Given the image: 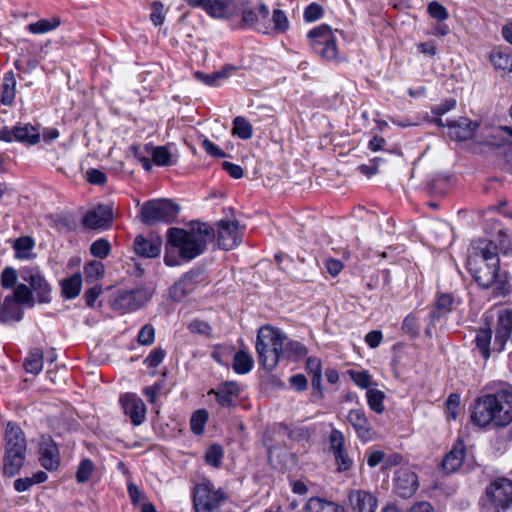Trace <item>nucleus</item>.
Instances as JSON below:
<instances>
[{
	"instance_id": "f257e3e1",
	"label": "nucleus",
	"mask_w": 512,
	"mask_h": 512,
	"mask_svg": "<svg viewBox=\"0 0 512 512\" xmlns=\"http://www.w3.org/2000/svg\"><path fill=\"white\" fill-rule=\"evenodd\" d=\"M466 268L478 286L483 289L494 287V296L511 294V276L507 272L500 273L498 246L492 240L482 238L471 244Z\"/></svg>"
},
{
	"instance_id": "f03ea898",
	"label": "nucleus",
	"mask_w": 512,
	"mask_h": 512,
	"mask_svg": "<svg viewBox=\"0 0 512 512\" xmlns=\"http://www.w3.org/2000/svg\"><path fill=\"white\" fill-rule=\"evenodd\" d=\"M214 238L215 231L207 223L193 221L189 229L171 227L167 231L164 263L175 267L190 262L205 253Z\"/></svg>"
},
{
	"instance_id": "7ed1b4c3",
	"label": "nucleus",
	"mask_w": 512,
	"mask_h": 512,
	"mask_svg": "<svg viewBox=\"0 0 512 512\" xmlns=\"http://www.w3.org/2000/svg\"><path fill=\"white\" fill-rule=\"evenodd\" d=\"M470 418L479 427L507 426L512 421V389L478 397L471 406Z\"/></svg>"
},
{
	"instance_id": "20e7f679",
	"label": "nucleus",
	"mask_w": 512,
	"mask_h": 512,
	"mask_svg": "<svg viewBox=\"0 0 512 512\" xmlns=\"http://www.w3.org/2000/svg\"><path fill=\"white\" fill-rule=\"evenodd\" d=\"M286 340V333L273 325L265 324L259 328L255 348L259 363L264 369L272 371L278 365Z\"/></svg>"
},
{
	"instance_id": "39448f33",
	"label": "nucleus",
	"mask_w": 512,
	"mask_h": 512,
	"mask_svg": "<svg viewBox=\"0 0 512 512\" xmlns=\"http://www.w3.org/2000/svg\"><path fill=\"white\" fill-rule=\"evenodd\" d=\"M26 456V440L19 426L8 423L5 431V453L3 473L15 476L24 464Z\"/></svg>"
},
{
	"instance_id": "423d86ee",
	"label": "nucleus",
	"mask_w": 512,
	"mask_h": 512,
	"mask_svg": "<svg viewBox=\"0 0 512 512\" xmlns=\"http://www.w3.org/2000/svg\"><path fill=\"white\" fill-rule=\"evenodd\" d=\"M179 211V205L170 199H153L142 205L139 217L143 224L149 226L156 223L170 224L175 221Z\"/></svg>"
},
{
	"instance_id": "0eeeda50",
	"label": "nucleus",
	"mask_w": 512,
	"mask_h": 512,
	"mask_svg": "<svg viewBox=\"0 0 512 512\" xmlns=\"http://www.w3.org/2000/svg\"><path fill=\"white\" fill-rule=\"evenodd\" d=\"M307 37L313 51L325 61L337 59L338 47L332 29L327 24H321L311 29Z\"/></svg>"
},
{
	"instance_id": "6e6552de",
	"label": "nucleus",
	"mask_w": 512,
	"mask_h": 512,
	"mask_svg": "<svg viewBox=\"0 0 512 512\" xmlns=\"http://www.w3.org/2000/svg\"><path fill=\"white\" fill-rule=\"evenodd\" d=\"M235 18L240 16V20L237 24L239 29L257 28L260 19H268L270 10L268 6L260 2L255 5L251 0H237L236 2Z\"/></svg>"
},
{
	"instance_id": "1a4fd4ad",
	"label": "nucleus",
	"mask_w": 512,
	"mask_h": 512,
	"mask_svg": "<svg viewBox=\"0 0 512 512\" xmlns=\"http://www.w3.org/2000/svg\"><path fill=\"white\" fill-rule=\"evenodd\" d=\"M225 500L226 496L221 490H214L207 484L195 487L193 502L196 512H220V506Z\"/></svg>"
},
{
	"instance_id": "9d476101",
	"label": "nucleus",
	"mask_w": 512,
	"mask_h": 512,
	"mask_svg": "<svg viewBox=\"0 0 512 512\" xmlns=\"http://www.w3.org/2000/svg\"><path fill=\"white\" fill-rule=\"evenodd\" d=\"M206 280L204 269L199 267L192 268L173 284L169 290L170 296L174 301L179 302L199 285L206 283Z\"/></svg>"
},
{
	"instance_id": "9b49d317",
	"label": "nucleus",
	"mask_w": 512,
	"mask_h": 512,
	"mask_svg": "<svg viewBox=\"0 0 512 512\" xmlns=\"http://www.w3.org/2000/svg\"><path fill=\"white\" fill-rule=\"evenodd\" d=\"M20 277L29 284L32 294L36 295L39 303H50L52 300L51 285L37 267H24L20 270Z\"/></svg>"
},
{
	"instance_id": "f8f14e48",
	"label": "nucleus",
	"mask_w": 512,
	"mask_h": 512,
	"mask_svg": "<svg viewBox=\"0 0 512 512\" xmlns=\"http://www.w3.org/2000/svg\"><path fill=\"white\" fill-rule=\"evenodd\" d=\"M486 494L494 506V512H512V481L498 479L486 489Z\"/></svg>"
},
{
	"instance_id": "ddd939ff",
	"label": "nucleus",
	"mask_w": 512,
	"mask_h": 512,
	"mask_svg": "<svg viewBox=\"0 0 512 512\" xmlns=\"http://www.w3.org/2000/svg\"><path fill=\"white\" fill-rule=\"evenodd\" d=\"M151 298V293L146 287L120 293L113 301L112 307L121 313L133 312L140 309Z\"/></svg>"
},
{
	"instance_id": "4468645a",
	"label": "nucleus",
	"mask_w": 512,
	"mask_h": 512,
	"mask_svg": "<svg viewBox=\"0 0 512 512\" xmlns=\"http://www.w3.org/2000/svg\"><path fill=\"white\" fill-rule=\"evenodd\" d=\"M217 226V242L221 249L231 250L242 242L243 230L237 220H221Z\"/></svg>"
},
{
	"instance_id": "2eb2a0df",
	"label": "nucleus",
	"mask_w": 512,
	"mask_h": 512,
	"mask_svg": "<svg viewBox=\"0 0 512 512\" xmlns=\"http://www.w3.org/2000/svg\"><path fill=\"white\" fill-rule=\"evenodd\" d=\"M512 333V310H500L497 316V327L492 350L502 352Z\"/></svg>"
},
{
	"instance_id": "dca6fc26",
	"label": "nucleus",
	"mask_w": 512,
	"mask_h": 512,
	"mask_svg": "<svg viewBox=\"0 0 512 512\" xmlns=\"http://www.w3.org/2000/svg\"><path fill=\"white\" fill-rule=\"evenodd\" d=\"M478 127V122L472 121L467 117H459L458 119L447 121L449 137L459 142L472 138Z\"/></svg>"
},
{
	"instance_id": "f3484780",
	"label": "nucleus",
	"mask_w": 512,
	"mask_h": 512,
	"mask_svg": "<svg viewBox=\"0 0 512 512\" xmlns=\"http://www.w3.org/2000/svg\"><path fill=\"white\" fill-rule=\"evenodd\" d=\"M395 492L401 498H410L418 489V477L409 468H399L395 475Z\"/></svg>"
},
{
	"instance_id": "a211bd4d",
	"label": "nucleus",
	"mask_w": 512,
	"mask_h": 512,
	"mask_svg": "<svg viewBox=\"0 0 512 512\" xmlns=\"http://www.w3.org/2000/svg\"><path fill=\"white\" fill-rule=\"evenodd\" d=\"M112 220V208L107 205H98L84 215L83 225L90 229H107Z\"/></svg>"
},
{
	"instance_id": "6ab92c4d",
	"label": "nucleus",
	"mask_w": 512,
	"mask_h": 512,
	"mask_svg": "<svg viewBox=\"0 0 512 512\" xmlns=\"http://www.w3.org/2000/svg\"><path fill=\"white\" fill-rule=\"evenodd\" d=\"M331 449L339 471H346L352 467L353 461L345 449V438L341 431L333 429L329 437Z\"/></svg>"
},
{
	"instance_id": "aec40b11",
	"label": "nucleus",
	"mask_w": 512,
	"mask_h": 512,
	"mask_svg": "<svg viewBox=\"0 0 512 512\" xmlns=\"http://www.w3.org/2000/svg\"><path fill=\"white\" fill-rule=\"evenodd\" d=\"M120 402L125 414L129 416L134 425H140L144 422L146 407L140 397L127 393L120 398Z\"/></svg>"
},
{
	"instance_id": "412c9836",
	"label": "nucleus",
	"mask_w": 512,
	"mask_h": 512,
	"mask_svg": "<svg viewBox=\"0 0 512 512\" xmlns=\"http://www.w3.org/2000/svg\"><path fill=\"white\" fill-rule=\"evenodd\" d=\"M325 376L329 384H336L340 379L344 382L350 380L354 384H371L370 374L362 369H347L339 374L334 368H327Z\"/></svg>"
},
{
	"instance_id": "4be33fe9",
	"label": "nucleus",
	"mask_w": 512,
	"mask_h": 512,
	"mask_svg": "<svg viewBox=\"0 0 512 512\" xmlns=\"http://www.w3.org/2000/svg\"><path fill=\"white\" fill-rule=\"evenodd\" d=\"M204 11L212 18L232 20L235 18L237 0H207Z\"/></svg>"
},
{
	"instance_id": "5701e85b",
	"label": "nucleus",
	"mask_w": 512,
	"mask_h": 512,
	"mask_svg": "<svg viewBox=\"0 0 512 512\" xmlns=\"http://www.w3.org/2000/svg\"><path fill=\"white\" fill-rule=\"evenodd\" d=\"M162 241L160 238H145L143 235H137L134 240L135 253L144 258H156L160 255Z\"/></svg>"
},
{
	"instance_id": "b1692460",
	"label": "nucleus",
	"mask_w": 512,
	"mask_h": 512,
	"mask_svg": "<svg viewBox=\"0 0 512 512\" xmlns=\"http://www.w3.org/2000/svg\"><path fill=\"white\" fill-rule=\"evenodd\" d=\"M39 460L41 465L47 470H56L59 467V450L52 439H43V441L41 442Z\"/></svg>"
},
{
	"instance_id": "393cba45",
	"label": "nucleus",
	"mask_w": 512,
	"mask_h": 512,
	"mask_svg": "<svg viewBox=\"0 0 512 512\" xmlns=\"http://www.w3.org/2000/svg\"><path fill=\"white\" fill-rule=\"evenodd\" d=\"M349 502L354 510L358 512H375L377 499L370 492L364 490H353L349 493Z\"/></svg>"
},
{
	"instance_id": "a878e982",
	"label": "nucleus",
	"mask_w": 512,
	"mask_h": 512,
	"mask_svg": "<svg viewBox=\"0 0 512 512\" xmlns=\"http://www.w3.org/2000/svg\"><path fill=\"white\" fill-rule=\"evenodd\" d=\"M347 419L361 440L367 442L371 439V426L365 413L362 410H351Z\"/></svg>"
},
{
	"instance_id": "bb28decb",
	"label": "nucleus",
	"mask_w": 512,
	"mask_h": 512,
	"mask_svg": "<svg viewBox=\"0 0 512 512\" xmlns=\"http://www.w3.org/2000/svg\"><path fill=\"white\" fill-rule=\"evenodd\" d=\"M465 456V445L458 441L446 454L442 461V468L446 473L456 472L462 465Z\"/></svg>"
},
{
	"instance_id": "cd10ccee",
	"label": "nucleus",
	"mask_w": 512,
	"mask_h": 512,
	"mask_svg": "<svg viewBox=\"0 0 512 512\" xmlns=\"http://www.w3.org/2000/svg\"><path fill=\"white\" fill-rule=\"evenodd\" d=\"M14 141L26 146H33L40 142L39 130L30 123L15 125Z\"/></svg>"
},
{
	"instance_id": "c85d7f7f",
	"label": "nucleus",
	"mask_w": 512,
	"mask_h": 512,
	"mask_svg": "<svg viewBox=\"0 0 512 512\" xmlns=\"http://www.w3.org/2000/svg\"><path fill=\"white\" fill-rule=\"evenodd\" d=\"M237 70V67L231 64L224 65L219 71L213 73L195 72V77L208 86H218L220 82L228 78Z\"/></svg>"
},
{
	"instance_id": "c756f323",
	"label": "nucleus",
	"mask_w": 512,
	"mask_h": 512,
	"mask_svg": "<svg viewBox=\"0 0 512 512\" xmlns=\"http://www.w3.org/2000/svg\"><path fill=\"white\" fill-rule=\"evenodd\" d=\"M215 395L217 402L221 406L235 405L240 396L239 386H217L216 389H211L208 395Z\"/></svg>"
},
{
	"instance_id": "7c9ffc66",
	"label": "nucleus",
	"mask_w": 512,
	"mask_h": 512,
	"mask_svg": "<svg viewBox=\"0 0 512 512\" xmlns=\"http://www.w3.org/2000/svg\"><path fill=\"white\" fill-rule=\"evenodd\" d=\"M307 354L308 349L303 343L287 338L282 346L281 358L298 362L305 358Z\"/></svg>"
},
{
	"instance_id": "2f4dec72",
	"label": "nucleus",
	"mask_w": 512,
	"mask_h": 512,
	"mask_svg": "<svg viewBox=\"0 0 512 512\" xmlns=\"http://www.w3.org/2000/svg\"><path fill=\"white\" fill-rule=\"evenodd\" d=\"M16 96V78L12 70L6 72L1 85L0 103L11 106Z\"/></svg>"
},
{
	"instance_id": "473e14b6",
	"label": "nucleus",
	"mask_w": 512,
	"mask_h": 512,
	"mask_svg": "<svg viewBox=\"0 0 512 512\" xmlns=\"http://www.w3.org/2000/svg\"><path fill=\"white\" fill-rule=\"evenodd\" d=\"M453 302V296L448 293H442L437 297L434 307L429 312V319H431L432 324L452 310Z\"/></svg>"
},
{
	"instance_id": "72a5a7b5",
	"label": "nucleus",
	"mask_w": 512,
	"mask_h": 512,
	"mask_svg": "<svg viewBox=\"0 0 512 512\" xmlns=\"http://www.w3.org/2000/svg\"><path fill=\"white\" fill-rule=\"evenodd\" d=\"M15 257L20 260H30L36 257L33 253L35 240L30 236H21L13 243Z\"/></svg>"
},
{
	"instance_id": "f704fd0d",
	"label": "nucleus",
	"mask_w": 512,
	"mask_h": 512,
	"mask_svg": "<svg viewBox=\"0 0 512 512\" xmlns=\"http://www.w3.org/2000/svg\"><path fill=\"white\" fill-rule=\"evenodd\" d=\"M306 512H344L337 503L320 497L310 498L305 505Z\"/></svg>"
},
{
	"instance_id": "c9c22d12",
	"label": "nucleus",
	"mask_w": 512,
	"mask_h": 512,
	"mask_svg": "<svg viewBox=\"0 0 512 512\" xmlns=\"http://www.w3.org/2000/svg\"><path fill=\"white\" fill-rule=\"evenodd\" d=\"M62 295L65 299L76 298L81 291L82 276L80 273H75L72 276L63 279L60 282Z\"/></svg>"
},
{
	"instance_id": "e433bc0d",
	"label": "nucleus",
	"mask_w": 512,
	"mask_h": 512,
	"mask_svg": "<svg viewBox=\"0 0 512 512\" xmlns=\"http://www.w3.org/2000/svg\"><path fill=\"white\" fill-rule=\"evenodd\" d=\"M492 330L490 327L480 328L476 332L475 344L481 356L487 360L491 355Z\"/></svg>"
},
{
	"instance_id": "4c0bfd02",
	"label": "nucleus",
	"mask_w": 512,
	"mask_h": 512,
	"mask_svg": "<svg viewBox=\"0 0 512 512\" xmlns=\"http://www.w3.org/2000/svg\"><path fill=\"white\" fill-rule=\"evenodd\" d=\"M145 152L151 153L152 161L157 166L165 167L173 165L171 153L165 146L153 147L151 144H146Z\"/></svg>"
},
{
	"instance_id": "58836bf2",
	"label": "nucleus",
	"mask_w": 512,
	"mask_h": 512,
	"mask_svg": "<svg viewBox=\"0 0 512 512\" xmlns=\"http://www.w3.org/2000/svg\"><path fill=\"white\" fill-rule=\"evenodd\" d=\"M490 60L497 70L512 72V53L509 49L494 50L490 54Z\"/></svg>"
},
{
	"instance_id": "ea45409f",
	"label": "nucleus",
	"mask_w": 512,
	"mask_h": 512,
	"mask_svg": "<svg viewBox=\"0 0 512 512\" xmlns=\"http://www.w3.org/2000/svg\"><path fill=\"white\" fill-rule=\"evenodd\" d=\"M59 16H53L51 19H40L37 22L28 24L27 30L32 34H44L55 30L61 25Z\"/></svg>"
},
{
	"instance_id": "a19ab883",
	"label": "nucleus",
	"mask_w": 512,
	"mask_h": 512,
	"mask_svg": "<svg viewBox=\"0 0 512 512\" xmlns=\"http://www.w3.org/2000/svg\"><path fill=\"white\" fill-rule=\"evenodd\" d=\"M17 304L11 297L4 299L2 315L5 320H1L2 323L22 320L24 312Z\"/></svg>"
},
{
	"instance_id": "79ce46f5",
	"label": "nucleus",
	"mask_w": 512,
	"mask_h": 512,
	"mask_svg": "<svg viewBox=\"0 0 512 512\" xmlns=\"http://www.w3.org/2000/svg\"><path fill=\"white\" fill-rule=\"evenodd\" d=\"M253 364L254 360L251 355L243 350H240L236 352L233 357L232 367L236 373L246 374L252 369Z\"/></svg>"
},
{
	"instance_id": "37998d69",
	"label": "nucleus",
	"mask_w": 512,
	"mask_h": 512,
	"mask_svg": "<svg viewBox=\"0 0 512 512\" xmlns=\"http://www.w3.org/2000/svg\"><path fill=\"white\" fill-rule=\"evenodd\" d=\"M25 370L32 374H38L43 367V351L39 348L32 349L24 361Z\"/></svg>"
},
{
	"instance_id": "c03bdc74",
	"label": "nucleus",
	"mask_w": 512,
	"mask_h": 512,
	"mask_svg": "<svg viewBox=\"0 0 512 512\" xmlns=\"http://www.w3.org/2000/svg\"><path fill=\"white\" fill-rule=\"evenodd\" d=\"M305 370L311 376V384H322V362L319 357H307Z\"/></svg>"
},
{
	"instance_id": "a18cd8bd",
	"label": "nucleus",
	"mask_w": 512,
	"mask_h": 512,
	"mask_svg": "<svg viewBox=\"0 0 512 512\" xmlns=\"http://www.w3.org/2000/svg\"><path fill=\"white\" fill-rule=\"evenodd\" d=\"M232 133L242 140H248L253 136V128L245 117L237 116L233 120Z\"/></svg>"
},
{
	"instance_id": "49530a36",
	"label": "nucleus",
	"mask_w": 512,
	"mask_h": 512,
	"mask_svg": "<svg viewBox=\"0 0 512 512\" xmlns=\"http://www.w3.org/2000/svg\"><path fill=\"white\" fill-rule=\"evenodd\" d=\"M278 428L279 430H283L290 439L295 441L308 440L311 436V431L303 425L289 427L286 424L280 423Z\"/></svg>"
},
{
	"instance_id": "de8ad7c7",
	"label": "nucleus",
	"mask_w": 512,
	"mask_h": 512,
	"mask_svg": "<svg viewBox=\"0 0 512 512\" xmlns=\"http://www.w3.org/2000/svg\"><path fill=\"white\" fill-rule=\"evenodd\" d=\"M105 267L100 261L92 260L87 262L83 267L85 281H95L104 276Z\"/></svg>"
},
{
	"instance_id": "09e8293b",
	"label": "nucleus",
	"mask_w": 512,
	"mask_h": 512,
	"mask_svg": "<svg viewBox=\"0 0 512 512\" xmlns=\"http://www.w3.org/2000/svg\"><path fill=\"white\" fill-rule=\"evenodd\" d=\"M13 300L18 304L27 305L29 308L35 305L32 290L25 284H19L15 287Z\"/></svg>"
},
{
	"instance_id": "8fccbe9b",
	"label": "nucleus",
	"mask_w": 512,
	"mask_h": 512,
	"mask_svg": "<svg viewBox=\"0 0 512 512\" xmlns=\"http://www.w3.org/2000/svg\"><path fill=\"white\" fill-rule=\"evenodd\" d=\"M366 396H367L368 405L371 408V410H373L374 412H376L378 414H380L384 411V409H385L384 404H383V400L385 398L384 392H382L378 389H375V388H371V389L367 390Z\"/></svg>"
},
{
	"instance_id": "3c124183",
	"label": "nucleus",
	"mask_w": 512,
	"mask_h": 512,
	"mask_svg": "<svg viewBox=\"0 0 512 512\" xmlns=\"http://www.w3.org/2000/svg\"><path fill=\"white\" fill-rule=\"evenodd\" d=\"M208 421V412L205 409L195 411L190 419V428L196 435L204 432L205 425Z\"/></svg>"
},
{
	"instance_id": "603ef678",
	"label": "nucleus",
	"mask_w": 512,
	"mask_h": 512,
	"mask_svg": "<svg viewBox=\"0 0 512 512\" xmlns=\"http://www.w3.org/2000/svg\"><path fill=\"white\" fill-rule=\"evenodd\" d=\"M402 331L408 334L411 338L415 339L420 335L419 318L416 314H408L402 322Z\"/></svg>"
},
{
	"instance_id": "864d4df0",
	"label": "nucleus",
	"mask_w": 512,
	"mask_h": 512,
	"mask_svg": "<svg viewBox=\"0 0 512 512\" xmlns=\"http://www.w3.org/2000/svg\"><path fill=\"white\" fill-rule=\"evenodd\" d=\"M223 457L224 450L222 446L218 444H213L206 450L205 462L210 466L218 468L222 463Z\"/></svg>"
},
{
	"instance_id": "5fc2aeb1",
	"label": "nucleus",
	"mask_w": 512,
	"mask_h": 512,
	"mask_svg": "<svg viewBox=\"0 0 512 512\" xmlns=\"http://www.w3.org/2000/svg\"><path fill=\"white\" fill-rule=\"evenodd\" d=\"M111 252V245L105 238L94 241L90 246V253L97 258L104 259Z\"/></svg>"
},
{
	"instance_id": "6e6d98bb",
	"label": "nucleus",
	"mask_w": 512,
	"mask_h": 512,
	"mask_svg": "<svg viewBox=\"0 0 512 512\" xmlns=\"http://www.w3.org/2000/svg\"><path fill=\"white\" fill-rule=\"evenodd\" d=\"M187 329L193 334H199L207 338L212 337L211 325L203 320L194 319L187 324Z\"/></svg>"
},
{
	"instance_id": "4d7b16f0",
	"label": "nucleus",
	"mask_w": 512,
	"mask_h": 512,
	"mask_svg": "<svg viewBox=\"0 0 512 512\" xmlns=\"http://www.w3.org/2000/svg\"><path fill=\"white\" fill-rule=\"evenodd\" d=\"M427 13L431 18L440 22L449 18V12L446 7L437 1H431L428 3Z\"/></svg>"
},
{
	"instance_id": "13d9d810",
	"label": "nucleus",
	"mask_w": 512,
	"mask_h": 512,
	"mask_svg": "<svg viewBox=\"0 0 512 512\" xmlns=\"http://www.w3.org/2000/svg\"><path fill=\"white\" fill-rule=\"evenodd\" d=\"M94 468V463L90 459L82 460L76 472L77 482L86 483L91 478Z\"/></svg>"
},
{
	"instance_id": "bf43d9fd",
	"label": "nucleus",
	"mask_w": 512,
	"mask_h": 512,
	"mask_svg": "<svg viewBox=\"0 0 512 512\" xmlns=\"http://www.w3.org/2000/svg\"><path fill=\"white\" fill-rule=\"evenodd\" d=\"M274 29L279 33H285L289 28V20L281 9H274L272 14Z\"/></svg>"
},
{
	"instance_id": "052dcab7",
	"label": "nucleus",
	"mask_w": 512,
	"mask_h": 512,
	"mask_svg": "<svg viewBox=\"0 0 512 512\" xmlns=\"http://www.w3.org/2000/svg\"><path fill=\"white\" fill-rule=\"evenodd\" d=\"M324 15L323 7L316 3H310L304 10V20L306 22H314L321 19Z\"/></svg>"
},
{
	"instance_id": "680f3d73",
	"label": "nucleus",
	"mask_w": 512,
	"mask_h": 512,
	"mask_svg": "<svg viewBox=\"0 0 512 512\" xmlns=\"http://www.w3.org/2000/svg\"><path fill=\"white\" fill-rule=\"evenodd\" d=\"M155 340V329L152 324H145L139 331L137 341L139 344L149 346Z\"/></svg>"
},
{
	"instance_id": "e2e57ef3",
	"label": "nucleus",
	"mask_w": 512,
	"mask_h": 512,
	"mask_svg": "<svg viewBox=\"0 0 512 512\" xmlns=\"http://www.w3.org/2000/svg\"><path fill=\"white\" fill-rule=\"evenodd\" d=\"M152 12L150 14V20L155 26H160L165 21L164 5L161 1H154L151 4Z\"/></svg>"
},
{
	"instance_id": "0e129e2a",
	"label": "nucleus",
	"mask_w": 512,
	"mask_h": 512,
	"mask_svg": "<svg viewBox=\"0 0 512 512\" xmlns=\"http://www.w3.org/2000/svg\"><path fill=\"white\" fill-rule=\"evenodd\" d=\"M17 271L12 267H6L1 274V285L5 289L15 287L17 283Z\"/></svg>"
},
{
	"instance_id": "69168bd1",
	"label": "nucleus",
	"mask_w": 512,
	"mask_h": 512,
	"mask_svg": "<svg viewBox=\"0 0 512 512\" xmlns=\"http://www.w3.org/2000/svg\"><path fill=\"white\" fill-rule=\"evenodd\" d=\"M460 404V396L451 394L446 401V414L450 420H456Z\"/></svg>"
},
{
	"instance_id": "338daca9",
	"label": "nucleus",
	"mask_w": 512,
	"mask_h": 512,
	"mask_svg": "<svg viewBox=\"0 0 512 512\" xmlns=\"http://www.w3.org/2000/svg\"><path fill=\"white\" fill-rule=\"evenodd\" d=\"M201 146L205 150V152L212 157L224 158L227 156L224 150L219 148L216 144H214L211 140H209L206 137H203Z\"/></svg>"
},
{
	"instance_id": "774afa93",
	"label": "nucleus",
	"mask_w": 512,
	"mask_h": 512,
	"mask_svg": "<svg viewBox=\"0 0 512 512\" xmlns=\"http://www.w3.org/2000/svg\"><path fill=\"white\" fill-rule=\"evenodd\" d=\"M165 356L166 352L164 349L160 347L155 348L149 353L145 359V363L148 367L155 368L164 360Z\"/></svg>"
}]
</instances>
